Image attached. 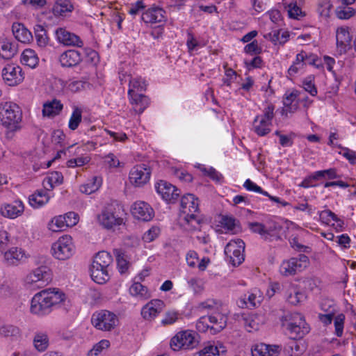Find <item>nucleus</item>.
Masks as SVG:
<instances>
[{
    "mask_svg": "<svg viewBox=\"0 0 356 356\" xmlns=\"http://www.w3.org/2000/svg\"><path fill=\"white\" fill-rule=\"evenodd\" d=\"M65 298V293L58 289L42 290L33 297L31 312L38 316L49 314L52 308L62 302Z\"/></svg>",
    "mask_w": 356,
    "mask_h": 356,
    "instance_id": "f257e3e1",
    "label": "nucleus"
},
{
    "mask_svg": "<svg viewBox=\"0 0 356 356\" xmlns=\"http://www.w3.org/2000/svg\"><path fill=\"white\" fill-rule=\"evenodd\" d=\"M22 119V113L18 105L11 102L0 103V123L7 129V138H11L14 132L21 129Z\"/></svg>",
    "mask_w": 356,
    "mask_h": 356,
    "instance_id": "f03ea898",
    "label": "nucleus"
},
{
    "mask_svg": "<svg viewBox=\"0 0 356 356\" xmlns=\"http://www.w3.org/2000/svg\"><path fill=\"white\" fill-rule=\"evenodd\" d=\"M126 216L123 206L114 201L107 204L97 216L99 224L107 229L124 224V216Z\"/></svg>",
    "mask_w": 356,
    "mask_h": 356,
    "instance_id": "7ed1b4c3",
    "label": "nucleus"
},
{
    "mask_svg": "<svg viewBox=\"0 0 356 356\" xmlns=\"http://www.w3.org/2000/svg\"><path fill=\"white\" fill-rule=\"evenodd\" d=\"M113 263L112 256L106 251H100L95 257L91 267L90 276L94 282L102 284L110 279L109 268Z\"/></svg>",
    "mask_w": 356,
    "mask_h": 356,
    "instance_id": "20e7f679",
    "label": "nucleus"
},
{
    "mask_svg": "<svg viewBox=\"0 0 356 356\" xmlns=\"http://www.w3.org/2000/svg\"><path fill=\"white\" fill-rule=\"evenodd\" d=\"M180 216L193 228H197L202 218L199 200L194 195L188 193L182 196L180 203Z\"/></svg>",
    "mask_w": 356,
    "mask_h": 356,
    "instance_id": "39448f33",
    "label": "nucleus"
},
{
    "mask_svg": "<svg viewBox=\"0 0 356 356\" xmlns=\"http://www.w3.org/2000/svg\"><path fill=\"white\" fill-rule=\"evenodd\" d=\"M282 325L288 331L289 339H302L309 332L308 324L298 313L286 315L282 319Z\"/></svg>",
    "mask_w": 356,
    "mask_h": 356,
    "instance_id": "423d86ee",
    "label": "nucleus"
},
{
    "mask_svg": "<svg viewBox=\"0 0 356 356\" xmlns=\"http://www.w3.org/2000/svg\"><path fill=\"white\" fill-rule=\"evenodd\" d=\"M198 337L199 335L195 332H179L171 339L170 347L175 351L193 349L199 343Z\"/></svg>",
    "mask_w": 356,
    "mask_h": 356,
    "instance_id": "0eeeda50",
    "label": "nucleus"
},
{
    "mask_svg": "<svg viewBox=\"0 0 356 356\" xmlns=\"http://www.w3.org/2000/svg\"><path fill=\"white\" fill-rule=\"evenodd\" d=\"M309 262L307 256L300 254L298 257H292L283 261L280 266V271L284 276L294 275L305 269Z\"/></svg>",
    "mask_w": 356,
    "mask_h": 356,
    "instance_id": "6e6552de",
    "label": "nucleus"
},
{
    "mask_svg": "<svg viewBox=\"0 0 356 356\" xmlns=\"http://www.w3.org/2000/svg\"><path fill=\"white\" fill-rule=\"evenodd\" d=\"M74 249L72 238L65 235L53 243L51 252L53 256L59 260H65L72 256Z\"/></svg>",
    "mask_w": 356,
    "mask_h": 356,
    "instance_id": "1a4fd4ad",
    "label": "nucleus"
},
{
    "mask_svg": "<svg viewBox=\"0 0 356 356\" xmlns=\"http://www.w3.org/2000/svg\"><path fill=\"white\" fill-rule=\"evenodd\" d=\"M245 243L241 239L229 241L225 248V254L234 266L244 261Z\"/></svg>",
    "mask_w": 356,
    "mask_h": 356,
    "instance_id": "9d476101",
    "label": "nucleus"
},
{
    "mask_svg": "<svg viewBox=\"0 0 356 356\" xmlns=\"http://www.w3.org/2000/svg\"><path fill=\"white\" fill-rule=\"evenodd\" d=\"M117 321L116 316L106 310L93 314L92 324L98 330L108 331L114 328Z\"/></svg>",
    "mask_w": 356,
    "mask_h": 356,
    "instance_id": "9b49d317",
    "label": "nucleus"
},
{
    "mask_svg": "<svg viewBox=\"0 0 356 356\" xmlns=\"http://www.w3.org/2000/svg\"><path fill=\"white\" fill-rule=\"evenodd\" d=\"M150 175V168L147 165H137L131 170L129 179L132 184L137 186H140L149 181Z\"/></svg>",
    "mask_w": 356,
    "mask_h": 356,
    "instance_id": "f8f14e48",
    "label": "nucleus"
},
{
    "mask_svg": "<svg viewBox=\"0 0 356 356\" xmlns=\"http://www.w3.org/2000/svg\"><path fill=\"white\" fill-rule=\"evenodd\" d=\"M155 187L157 193L168 203H174L179 196V189L165 181L161 180Z\"/></svg>",
    "mask_w": 356,
    "mask_h": 356,
    "instance_id": "ddd939ff",
    "label": "nucleus"
},
{
    "mask_svg": "<svg viewBox=\"0 0 356 356\" xmlns=\"http://www.w3.org/2000/svg\"><path fill=\"white\" fill-rule=\"evenodd\" d=\"M2 77L4 81L10 86L19 84L24 79L22 68L13 64L7 65L2 70Z\"/></svg>",
    "mask_w": 356,
    "mask_h": 356,
    "instance_id": "4468645a",
    "label": "nucleus"
},
{
    "mask_svg": "<svg viewBox=\"0 0 356 356\" xmlns=\"http://www.w3.org/2000/svg\"><path fill=\"white\" fill-rule=\"evenodd\" d=\"M353 37L349 32L348 27H339L337 30V47L340 54H344L351 49Z\"/></svg>",
    "mask_w": 356,
    "mask_h": 356,
    "instance_id": "2eb2a0df",
    "label": "nucleus"
},
{
    "mask_svg": "<svg viewBox=\"0 0 356 356\" xmlns=\"http://www.w3.org/2000/svg\"><path fill=\"white\" fill-rule=\"evenodd\" d=\"M164 307L163 300H152L142 308L141 315L145 320L151 321L163 311Z\"/></svg>",
    "mask_w": 356,
    "mask_h": 356,
    "instance_id": "dca6fc26",
    "label": "nucleus"
},
{
    "mask_svg": "<svg viewBox=\"0 0 356 356\" xmlns=\"http://www.w3.org/2000/svg\"><path fill=\"white\" fill-rule=\"evenodd\" d=\"M56 35L59 42L66 46H76L81 47L83 44V41L78 35L63 28L58 29L56 31Z\"/></svg>",
    "mask_w": 356,
    "mask_h": 356,
    "instance_id": "f3484780",
    "label": "nucleus"
},
{
    "mask_svg": "<svg viewBox=\"0 0 356 356\" xmlns=\"http://www.w3.org/2000/svg\"><path fill=\"white\" fill-rule=\"evenodd\" d=\"M132 213L138 220L149 221L154 216V210L145 202H136L132 206Z\"/></svg>",
    "mask_w": 356,
    "mask_h": 356,
    "instance_id": "a211bd4d",
    "label": "nucleus"
},
{
    "mask_svg": "<svg viewBox=\"0 0 356 356\" xmlns=\"http://www.w3.org/2000/svg\"><path fill=\"white\" fill-rule=\"evenodd\" d=\"M81 54L75 49H69L64 51L59 56V61L63 67H73L82 61Z\"/></svg>",
    "mask_w": 356,
    "mask_h": 356,
    "instance_id": "6ab92c4d",
    "label": "nucleus"
},
{
    "mask_svg": "<svg viewBox=\"0 0 356 356\" xmlns=\"http://www.w3.org/2000/svg\"><path fill=\"white\" fill-rule=\"evenodd\" d=\"M24 207L22 201L15 200L11 203H5L1 207V213L9 218H16L24 212Z\"/></svg>",
    "mask_w": 356,
    "mask_h": 356,
    "instance_id": "aec40b11",
    "label": "nucleus"
},
{
    "mask_svg": "<svg viewBox=\"0 0 356 356\" xmlns=\"http://www.w3.org/2000/svg\"><path fill=\"white\" fill-rule=\"evenodd\" d=\"M128 95L130 97L131 103L135 105L134 111L140 114L149 106V98L142 94H139L133 89H129Z\"/></svg>",
    "mask_w": 356,
    "mask_h": 356,
    "instance_id": "412c9836",
    "label": "nucleus"
},
{
    "mask_svg": "<svg viewBox=\"0 0 356 356\" xmlns=\"http://www.w3.org/2000/svg\"><path fill=\"white\" fill-rule=\"evenodd\" d=\"M164 13L165 11L162 8L154 7L143 12L141 19L145 23H159L164 20Z\"/></svg>",
    "mask_w": 356,
    "mask_h": 356,
    "instance_id": "4be33fe9",
    "label": "nucleus"
},
{
    "mask_svg": "<svg viewBox=\"0 0 356 356\" xmlns=\"http://www.w3.org/2000/svg\"><path fill=\"white\" fill-rule=\"evenodd\" d=\"M26 258L25 252L22 248L13 247L4 254V259L8 266H16Z\"/></svg>",
    "mask_w": 356,
    "mask_h": 356,
    "instance_id": "5701e85b",
    "label": "nucleus"
},
{
    "mask_svg": "<svg viewBox=\"0 0 356 356\" xmlns=\"http://www.w3.org/2000/svg\"><path fill=\"white\" fill-rule=\"evenodd\" d=\"M227 352L225 346L220 341L213 342L198 352L199 356H224Z\"/></svg>",
    "mask_w": 356,
    "mask_h": 356,
    "instance_id": "b1692460",
    "label": "nucleus"
},
{
    "mask_svg": "<svg viewBox=\"0 0 356 356\" xmlns=\"http://www.w3.org/2000/svg\"><path fill=\"white\" fill-rule=\"evenodd\" d=\"M286 300L292 305H297L306 299L305 293L300 291L296 286H290L286 293Z\"/></svg>",
    "mask_w": 356,
    "mask_h": 356,
    "instance_id": "393cba45",
    "label": "nucleus"
},
{
    "mask_svg": "<svg viewBox=\"0 0 356 356\" xmlns=\"http://www.w3.org/2000/svg\"><path fill=\"white\" fill-rule=\"evenodd\" d=\"M63 108L60 101L54 99L44 104L42 114L44 116L54 117L60 113Z\"/></svg>",
    "mask_w": 356,
    "mask_h": 356,
    "instance_id": "a878e982",
    "label": "nucleus"
},
{
    "mask_svg": "<svg viewBox=\"0 0 356 356\" xmlns=\"http://www.w3.org/2000/svg\"><path fill=\"white\" fill-rule=\"evenodd\" d=\"M227 318L220 313L211 315V325L210 330L212 334H216L222 330L227 325Z\"/></svg>",
    "mask_w": 356,
    "mask_h": 356,
    "instance_id": "bb28decb",
    "label": "nucleus"
},
{
    "mask_svg": "<svg viewBox=\"0 0 356 356\" xmlns=\"http://www.w3.org/2000/svg\"><path fill=\"white\" fill-rule=\"evenodd\" d=\"M63 176L61 172L54 171L46 177L43 182V186L47 191H51L55 185H59L63 183Z\"/></svg>",
    "mask_w": 356,
    "mask_h": 356,
    "instance_id": "cd10ccee",
    "label": "nucleus"
},
{
    "mask_svg": "<svg viewBox=\"0 0 356 356\" xmlns=\"http://www.w3.org/2000/svg\"><path fill=\"white\" fill-rule=\"evenodd\" d=\"M270 125H271L270 122L266 121L259 117V115H257L253 122V129L257 135L260 136H264L270 131Z\"/></svg>",
    "mask_w": 356,
    "mask_h": 356,
    "instance_id": "c85d7f7f",
    "label": "nucleus"
},
{
    "mask_svg": "<svg viewBox=\"0 0 356 356\" xmlns=\"http://www.w3.org/2000/svg\"><path fill=\"white\" fill-rule=\"evenodd\" d=\"M13 35L21 42L29 41L31 33L21 24H13L12 26Z\"/></svg>",
    "mask_w": 356,
    "mask_h": 356,
    "instance_id": "c756f323",
    "label": "nucleus"
},
{
    "mask_svg": "<svg viewBox=\"0 0 356 356\" xmlns=\"http://www.w3.org/2000/svg\"><path fill=\"white\" fill-rule=\"evenodd\" d=\"M49 196L44 191H38L29 197V203L34 207L38 208L48 202Z\"/></svg>",
    "mask_w": 356,
    "mask_h": 356,
    "instance_id": "7c9ffc66",
    "label": "nucleus"
},
{
    "mask_svg": "<svg viewBox=\"0 0 356 356\" xmlns=\"http://www.w3.org/2000/svg\"><path fill=\"white\" fill-rule=\"evenodd\" d=\"M38 60L37 54L33 49H26L22 54V63L31 68L36 67L38 64Z\"/></svg>",
    "mask_w": 356,
    "mask_h": 356,
    "instance_id": "2f4dec72",
    "label": "nucleus"
},
{
    "mask_svg": "<svg viewBox=\"0 0 356 356\" xmlns=\"http://www.w3.org/2000/svg\"><path fill=\"white\" fill-rule=\"evenodd\" d=\"M17 49L15 47L7 40H3L0 42V57L3 59H10L15 54Z\"/></svg>",
    "mask_w": 356,
    "mask_h": 356,
    "instance_id": "473e14b6",
    "label": "nucleus"
},
{
    "mask_svg": "<svg viewBox=\"0 0 356 356\" xmlns=\"http://www.w3.org/2000/svg\"><path fill=\"white\" fill-rule=\"evenodd\" d=\"M297 340L290 339L284 346V352L289 356H299L304 351L302 346H300V342Z\"/></svg>",
    "mask_w": 356,
    "mask_h": 356,
    "instance_id": "72a5a7b5",
    "label": "nucleus"
},
{
    "mask_svg": "<svg viewBox=\"0 0 356 356\" xmlns=\"http://www.w3.org/2000/svg\"><path fill=\"white\" fill-rule=\"evenodd\" d=\"M74 6L70 0H56L54 6V13L56 15H63L67 12H72Z\"/></svg>",
    "mask_w": 356,
    "mask_h": 356,
    "instance_id": "f704fd0d",
    "label": "nucleus"
},
{
    "mask_svg": "<svg viewBox=\"0 0 356 356\" xmlns=\"http://www.w3.org/2000/svg\"><path fill=\"white\" fill-rule=\"evenodd\" d=\"M129 292L131 296H139L143 299H147L150 297L147 287L139 282H134L129 288Z\"/></svg>",
    "mask_w": 356,
    "mask_h": 356,
    "instance_id": "c9c22d12",
    "label": "nucleus"
},
{
    "mask_svg": "<svg viewBox=\"0 0 356 356\" xmlns=\"http://www.w3.org/2000/svg\"><path fill=\"white\" fill-rule=\"evenodd\" d=\"M35 348L38 351H44L49 346V338L46 333L38 332L33 339Z\"/></svg>",
    "mask_w": 356,
    "mask_h": 356,
    "instance_id": "e433bc0d",
    "label": "nucleus"
},
{
    "mask_svg": "<svg viewBox=\"0 0 356 356\" xmlns=\"http://www.w3.org/2000/svg\"><path fill=\"white\" fill-rule=\"evenodd\" d=\"M34 32L38 45L40 47H44L48 43L49 38L44 27L40 24H37L34 27Z\"/></svg>",
    "mask_w": 356,
    "mask_h": 356,
    "instance_id": "4c0bfd02",
    "label": "nucleus"
},
{
    "mask_svg": "<svg viewBox=\"0 0 356 356\" xmlns=\"http://www.w3.org/2000/svg\"><path fill=\"white\" fill-rule=\"evenodd\" d=\"M118 270L121 274L124 273L129 268V263L127 260L126 255L120 250H114Z\"/></svg>",
    "mask_w": 356,
    "mask_h": 356,
    "instance_id": "58836bf2",
    "label": "nucleus"
},
{
    "mask_svg": "<svg viewBox=\"0 0 356 356\" xmlns=\"http://www.w3.org/2000/svg\"><path fill=\"white\" fill-rule=\"evenodd\" d=\"M82 120V110L79 107H75L70 117L68 127L71 130H76Z\"/></svg>",
    "mask_w": 356,
    "mask_h": 356,
    "instance_id": "ea45409f",
    "label": "nucleus"
},
{
    "mask_svg": "<svg viewBox=\"0 0 356 356\" xmlns=\"http://www.w3.org/2000/svg\"><path fill=\"white\" fill-rule=\"evenodd\" d=\"M32 273L35 275L37 280L43 284L48 282L51 280L50 270L47 266H40Z\"/></svg>",
    "mask_w": 356,
    "mask_h": 356,
    "instance_id": "a19ab883",
    "label": "nucleus"
},
{
    "mask_svg": "<svg viewBox=\"0 0 356 356\" xmlns=\"http://www.w3.org/2000/svg\"><path fill=\"white\" fill-rule=\"evenodd\" d=\"M256 298V295L254 293H250L249 295L245 294L238 300V305L242 308L245 307L252 309L257 305L255 302Z\"/></svg>",
    "mask_w": 356,
    "mask_h": 356,
    "instance_id": "79ce46f5",
    "label": "nucleus"
},
{
    "mask_svg": "<svg viewBox=\"0 0 356 356\" xmlns=\"http://www.w3.org/2000/svg\"><path fill=\"white\" fill-rule=\"evenodd\" d=\"M282 229V226L275 222H272L268 228H266L267 241H271L272 238L277 239L280 238V232Z\"/></svg>",
    "mask_w": 356,
    "mask_h": 356,
    "instance_id": "37998d69",
    "label": "nucleus"
},
{
    "mask_svg": "<svg viewBox=\"0 0 356 356\" xmlns=\"http://www.w3.org/2000/svg\"><path fill=\"white\" fill-rule=\"evenodd\" d=\"M67 227L65 218L63 216L55 217L49 224V229L53 232H60L64 230Z\"/></svg>",
    "mask_w": 356,
    "mask_h": 356,
    "instance_id": "c03bdc74",
    "label": "nucleus"
},
{
    "mask_svg": "<svg viewBox=\"0 0 356 356\" xmlns=\"http://www.w3.org/2000/svg\"><path fill=\"white\" fill-rule=\"evenodd\" d=\"M337 16L341 19H347L355 15V10L348 6H339L336 9Z\"/></svg>",
    "mask_w": 356,
    "mask_h": 356,
    "instance_id": "a18cd8bd",
    "label": "nucleus"
},
{
    "mask_svg": "<svg viewBox=\"0 0 356 356\" xmlns=\"http://www.w3.org/2000/svg\"><path fill=\"white\" fill-rule=\"evenodd\" d=\"M0 334L5 337H18L19 336V330L16 326L6 325L1 327Z\"/></svg>",
    "mask_w": 356,
    "mask_h": 356,
    "instance_id": "49530a36",
    "label": "nucleus"
},
{
    "mask_svg": "<svg viewBox=\"0 0 356 356\" xmlns=\"http://www.w3.org/2000/svg\"><path fill=\"white\" fill-rule=\"evenodd\" d=\"M332 6L330 0H321L318 4L317 8L319 15L325 18L328 17Z\"/></svg>",
    "mask_w": 356,
    "mask_h": 356,
    "instance_id": "de8ad7c7",
    "label": "nucleus"
},
{
    "mask_svg": "<svg viewBox=\"0 0 356 356\" xmlns=\"http://www.w3.org/2000/svg\"><path fill=\"white\" fill-rule=\"evenodd\" d=\"M269 348L270 346L264 344V343H260V344H256L252 348V356H269L270 352H269Z\"/></svg>",
    "mask_w": 356,
    "mask_h": 356,
    "instance_id": "09e8293b",
    "label": "nucleus"
},
{
    "mask_svg": "<svg viewBox=\"0 0 356 356\" xmlns=\"http://www.w3.org/2000/svg\"><path fill=\"white\" fill-rule=\"evenodd\" d=\"M248 227L252 232L259 234L267 241L266 228L264 224L257 222H249Z\"/></svg>",
    "mask_w": 356,
    "mask_h": 356,
    "instance_id": "8fccbe9b",
    "label": "nucleus"
},
{
    "mask_svg": "<svg viewBox=\"0 0 356 356\" xmlns=\"http://www.w3.org/2000/svg\"><path fill=\"white\" fill-rule=\"evenodd\" d=\"M171 171L181 181L185 182H191L193 181V176L184 170L172 167L171 168Z\"/></svg>",
    "mask_w": 356,
    "mask_h": 356,
    "instance_id": "3c124183",
    "label": "nucleus"
},
{
    "mask_svg": "<svg viewBox=\"0 0 356 356\" xmlns=\"http://www.w3.org/2000/svg\"><path fill=\"white\" fill-rule=\"evenodd\" d=\"M211 325V315L201 317L197 322L196 327L200 332H206L210 330Z\"/></svg>",
    "mask_w": 356,
    "mask_h": 356,
    "instance_id": "603ef678",
    "label": "nucleus"
},
{
    "mask_svg": "<svg viewBox=\"0 0 356 356\" xmlns=\"http://www.w3.org/2000/svg\"><path fill=\"white\" fill-rule=\"evenodd\" d=\"M129 89L136 92H142L146 90V84L142 79H133L129 80Z\"/></svg>",
    "mask_w": 356,
    "mask_h": 356,
    "instance_id": "864d4df0",
    "label": "nucleus"
},
{
    "mask_svg": "<svg viewBox=\"0 0 356 356\" xmlns=\"http://www.w3.org/2000/svg\"><path fill=\"white\" fill-rule=\"evenodd\" d=\"M314 78L312 76L307 77L302 81L303 88L308 92L311 95L316 96L317 94V89L313 82Z\"/></svg>",
    "mask_w": 356,
    "mask_h": 356,
    "instance_id": "5fc2aeb1",
    "label": "nucleus"
},
{
    "mask_svg": "<svg viewBox=\"0 0 356 356\" xmlns=\"http://www.w3.org/2000/svg\"><path fill=\"white\" fill-rule=\"evenodd\" d=\"M90 161V158L88 156H81L69 160L67 165L69 168L81 167L87 164Z\"/></svg>",
    "mask_w": 356,
    "mask_h": 356,
    "instance_id": "6e6d98bb",
    "label": "nucleus"
},
{
    "mask_svg": "<svg viewBox=\"0 0 356 356\" xmlns=\"http://www.w3.org/2000/svg\"><path fill=\"white\" fill-rule=\"evenodd\" d=\"M344 320L345 316L342 314L334 318L335 334L337 337H341L343 334Z\"/></svg>",
    "mask_w": 356,
    "mask_h": 356,
    "instance_id": "4d7b16f0",
    "label": "nucleus"
},
{
    "mask_svg": "<svg viewBox=\"0 0 356 356\" xmlns=\"http://www.w3.org/2000/svg\"><path fill=\"white\" fill-rule=\"evenodd\" d=\"M160 229L157 227H152L143 236V240L146 243L153 241L159 234Z\"/></svg>",
    "mask_w": 356,
    "mask_h": 356,
    "instance_id": "13d9d810",
    "label": "nucleus"
},
{
    "mask_svg": "<svg viewBox=\"0 0 356 356\" xmlns=\"http://www.w3.org/2000/svg\"><path fill=\"white\" fill-rule=\"evenodd\" d=\"M243 186L246 190H248L249 191L259 193L264 195H268V192L264 191L260 186L257 185L255 183L252 181L250 179H247L245 181Z\"/></svg>",
    "mask_w": 356,
    "mask_h": 356,
    "instance_id": "bf43d9fd",
    "label": "nucleus"
},
{
    "mask_svg": "<svg viewBox=\"0 0 356 356\" xmlns=\"http://www.w3.org/2000/svg\"><path fill=\"white\" fill-rule=\"evenodd\" d=\"M110 343L108 340H102L97 343L88 353V356H98L103 349L108 348Z\"/></svg>",
    "mask_w": 356,
    "mask_h": 356,
    "instance_id": "052dcab7",
    "label": "nucleus"
},
{
    "mask_svg": "<svg viewBox=\"0 0 356 356\" xmlns=\"http://www.w3.org/2000/svg\"><path fill=\"white\" fill-rule=\"evenodd\" d=\"M316 176L318 177L319 179L325 177H327L329 179H337L339 177V176L337 174L336 169L334 168L316 171Z\"/></svg>",
    "mask_w": 356,
    "mask_h": 356,
    "instance_id": "680f3d73",
    "label": "nucleus"
},
{
    "mask_svg": "<svg viewBox=\"0 0 356 356\" xmlns=\"http://www.w3.org/2000/svg\"><path fill=\"white\" fill-rule=\"evenodd\" d=\"M244 51L248 54H259L261 52V48L258 45L257 40H254L252 42L245 45Z\"/></svg>",
    "mask_w": 356,
    "mask_h": 356,
    "instance_id": "e2e57ef3",
    "label": "nucleus"
},
{
    "mask_svg": "<svg viewBox=\"0 0 356 356\" xmlns=\"http://www.w3.org/2000/svg\"><path fill=\"white\" fill-rule=\"evenodd\" d=\"M303 57L305 65H314L316 67H319V66L321 65V60L318 58L316 55H307V54L305 51V56H303Z\"/></svg>",
    "mask_w": 356,
    "mask_h": 356,
    "instance_id": "0e129e2a",
    "label": "nucleus"
},
{
    "mask_svg": "<svg viewBox=\"0 0 356 356\" xmlns=\"http://www.w3.org/2000/svg\"><path fill=\"white\" fill-rule=\"evenodd\" d=\"M339 148H341L343 151V156L348 160L351 164L356 163V152L347 147H342L341 145H337Z\"/></svg>",
    "mask_w": 356,
    "mask_h": 356,
    "instance_id": "69168bd1",
    "label": "nucleus"
},
{
    "mask_svg": "<svg viewBox=\"0 0 356 356\" xmlns=\"http://www.w3.org/2000/svg\"><path fill=\"white\" fill-rule=\"evenodd\" d=\"M63 217L65 218V223L68 227L75 225L79 221L78 215L74 212H69Z\"/></svg>",
    "mask_w": 356,
    "mask_h": 356,
    "instance_id": "338daca9",
    "label": "nucleus"
},
{
    "mask_svg": "<svg viewBox=\"0 0 356 356\" xmlns=\"http://www.w3.org/2000/svg\"><path fill=\"white\" fill-rule=\"evenodd\" d=\"M177 320V313L175 312H168L165 314L164 318L161 321L163 325L173 324Z\"/></svg>",
    "mask_w": 356,
    "mask_h": 356,
    "instance_id": "774afa93",
    "label": "nucleus"
}]
</instances>
